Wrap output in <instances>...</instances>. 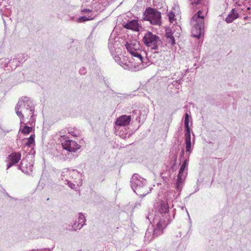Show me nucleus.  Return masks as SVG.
Wrapping results in <instances>:
<instances>
[{
  "label": "nucleus",
  "instance_id": "obj_15",
  "mask_svg": "<svg viewBox=\"0 0 251 251\" xmlns=\"http://www.w3.org/2000/svg\"><path fill=\"white\" fill-rule=\"evenodd\" d=\"M124 27L127 29L132 30L135 31H139L141 26L139 25L138 20H132L124 25Z\"/></svg>",
  "mask_w": 251,
  "mask_h": 251
},
{
  "label": "nucleus",
  "instance_id": "obj_37",
  "mask_svg": "<svg viewBox=\"0 0 251 251\" xmlns=\"http://www.w3.org/2000/svg\"><path fill=\"white\" fill-rule=\"evenodd\" d=\"M25 115V116H26L27 117H30V118L31 117V115H30L29 112H27V115Z\"/></svg>",
  "mask_w": 251,
  "mask_h": 251
},
{
  "label": "nucleus",
  "instance_id": "obj_26",
  "mask_svg": "<svg viewBox=\"0 0 251 251\" xmlns=\"http://www.w3.org/2000/svg\"><path fill=\"white\" fill-rule=\"evenodd\" d=\"M27 58V56L26 54H21L19 55L18 60L19 62H24Z\"/></svg>",
  "mask_w": 251,
  "mask_h": 251
},
{
  "label": "nucleus",
  "instance_id": "obj_30",
  "mask_svg": "<svg viewBox=\"0 0 251 251\" xmlns=\"http://www.w3.org/2000/svg\"><path fill=\"white\" fill-rule=\"evenodd\" d=\"M65 181L67 182V184L69 187H70L72 189L74 188L75 185L73 183L71 182L70 180H66Z\"/></svg>",
  "mask_w": 251,
  "mask_h": 251
},
{
  "label": "nucleus",
  "instance_id": "obj_3",
  "mask_svg": "<svg viewBox=\"0 0 251 251\" xmlns=\"http://www.w3.org/2000/svg\"><path fill=\"white\" fill-rule=\"evenodd\" d=\"M15 111L20 120V124L25 123L24 115L29 112L31 117L27 122L29 125H33L36 122V115L34 114V106L31 100L28 97L22 98L18 101L15 107Z\"/></svg>",
  "mask_w": 251,
  "mask_h": 251
},
{
  "label": "nucleus",
  "instance_id": "obj_4",
  "mask_svg": "<svg viewBox=\"0 0 251 251\" xmlns=\"http://www.w3.org/2000/svg\"><path fill=\"white\" fill-rule=\"evenodd\" d=\"M130 185L133 191L138 195L144 197L149 193L151 189L149 190L147 186V181L140 176L138 174H134L130 180Z\"/></svg>",
  "mask_w": 251,
  "mask_h": 251
},
{
  "label": "nucleus",
  "instance_id": "obj_36",
  "mask_svg": "<svg viewBox=\"0 0 251 251\" xmlns=\"http://www.w3.org/2000/svg\"><path fill=\"white\" fill-rule=\"evenodd\" d=\"M60 136L62 137V138L65 139V135H62V131L60 132Z\"/></svg>",
  "mask_w": 251,
  "mask_h": 251
},
{
  "label": "nucleus",
  "instance_id": "obj_35",
  "mask_svg": "<svg viewBox=\"0 0 251 251\" xmlns=\"http://www.w3.org/2000/svg\"><path fill=\"white\" fill-rule=\"evenodd\" d=\"M247 10L249 11V14L250 15H251V7H248L247 8Z\"/></svg>",
  "mask_w": 251,
  "mask_h": 251
},
{
  "label": "nucleus",
  "instance_id": "obj_20",
  "mask_svg": "<svg viewBox=\"0 0 251 251\" xmlns=\"http://www.w3.org/2000/svg\"><path fill=\"white\" fill-rule=\"evenodd\" d=\"M166 42L170 46L175 44V39L173 35V32H166Z\"/></svg>",
  "mask_w": 251,
  "mask_h": 251
},
{
  "label": "nucleus",
  "instance_id": "obj_42",
  "mask_svg": "<svg viewBox=\"0 0 251 251\" xmlns=\"http://www.w3.org/2000/svg\"><path fill=\"white\" fill-rule=\"evenodd\" d=\"M175 159H176V155H175Z\"/></svg>",
  "mask_w": 251,
  "mask_h": 251
},
{
  "label": "nucleus",
  "instance_id": "obj_23",
  "mask_svg": "<svg viewBox=\"0 0 251 251\" xmlns=\"http://www.w3.org/2000/svg\"><path fill=\"white\" fill-rule=\"evenodd\" d=\"M34 134H31L30 136L27 139V142L25 143V145L28 147H31L32 145L34 143Z\"/></svg>",
  "mask_w": 251,
  "mask_h": 251
},
{
  "label": "nucleus",
  "instance_id": "obj_12",
  "mask_svg": "<svg viewBox=\"0 0 251 251\" xmlns=\"http://www.w3.org/2000/svg\"><path fill=\"white\" fill-rule=\"evenodd\" d=\"M21 158V154L20 152H14L9 154L7 157V169L17 163Z\"/></svg>",
  "mask_w": 251,
  "mask_h": 251
},
{
  "label": "nucleus",
  "instance_id": "obj_40",
  "mask_svg": "<svg viewBox=\"0 0 251 251\" xmlns=\"http://www.w3.org/2000/svg\"><path fill=\"white\" fill-rule=\"evenodd\" d=\"M248 18H249V17H248V16H246V17H244V19H248Z\"/></svg>",
  "mask_w": 251,
  "mask_h": 251
},
{
  "label": "nucleus",
  "instance_id": "obj_16",
  "mask_svg": "<svg viewBox=\"0 0 251 251\" xmlns=\"http://www.w3.org/2000/svg\"><path fill=\"white\" fill-rule=\"evenodd\" d=\"M35 124V123L33 125H29L27 122L26 123L20 124V131L24 134H28L32 131Z\"/></svg>",
  "mask_w": 251,
  "mask_h": 251
},
{
  "label": "nucleus",
  "instance_id": "obj_32",
  "mask_svg": "<svg viewBox=\"0 0 251 251\" xmlns=\"http://www.w3.org/2000/svg\"><path fill=\"white\" fill-rule=\"evenodd\" d=\"M199 187H200L199 182V180H197V184L194 187V188H195V192H197L198 191H199V190L200 189Z\"/></svg>",
  "mask_w": 251,
  "mask_h": 251
},
{
  "label": "nucleus",
  "instance_id": "obj_27",
  "mask_svg": "<svg viewBox=\"0 0 251 251\" xmlns=\"http://www.w3.org/2000/svg\"><path fill=\"white\" fill-rule=\"evenodd\" d=\"M203 35H204V32H195V33H192L191 36L193 37H195V38L199 39L201 37L203 36Z\"/></svg>",
  "mask_w": 251,
  "mask_h": 251
},
{
  "label": "nucleus",
  "instance_id": "obj_18",
  "mask_svg": "<svg viewBox=\"0 0 251 251\" xmlns=\"http://www.w3.org/2000/svg\"><path fill=\"white\" fill-rule=\"evenodd\" d=\"M239 17L238 13L235 11V9H232L231 11L226 18V21L227 23H231L234 19H237Z\"/></svg>",
  "mask_w": 251,
  "mask_h": 251
},
{
  "label": "nucleus",
  "instance_id": "obj_8",
  "mask_svg": "<svg viewBox=\"0 0 251 251\" xmlns=\"http://www.w3.org/2000/svg\"><path fill=\"white\" fill-rule=\"evenodd\" d=\"M204 17L203 12L200 10L193 16L191 20V24L193 27V30L201 31L204 29Z\"/></svg>",
  "mask_w": 251,
  "mask_h": 251
},
{
  "label": "nucleus",
  "instance_id": "obj_44",
  "mask_svg": "<svg viewBox=\"0 0 251 251\" xmlns=\"http://www.w3.org/2000/svg\"><path fill=\"white\" fill-rule=\"evenodd\" d=\"M245 1H246L247 0H244Z\"/></svg>",
  "mask_w": 251,
  "mask_h": 251
},
{
  "label": "nucleus",
  "instance_id": "obj_31",
  "mask_svg": "<svg viewBox=\"0 0 251 251\" xmlns=\"http://www.w3.org/2000/svg\"><path fill=\"white\" fill-rule=\"evenodd\" d=\"M79 72L81 75H85L86 73V68L84 67H82L80 69Z\"/></svg>",
  "mask_w": 251,
  "mask_h": 251
},
{
  "label": "nucleus",
  "instance_id": "obj_17",
  "mask_svg": "<svg viewBox=\"0 0 251 251\" xmlns=\"http://www.w3.org/2000/svg\"><path fill=\"white\" fill-rule=\"evenodd\" d=\"M185 145H186V152L188 153V156L191 152V135L190 132L185 133Z\"/></svg>",
  "mask_w": 251,
  "mask_h": 251
},
{
  "label": "nucleus",
  "instance_id": "obj_39",
  "mask_svg": "<svg viewBox=\"0 0 251 251\" xmlns=\"http://www.w3.org/2000/svg\"><path fill=\"white\" fill-rule=\"evenodd\" d=\"M184 151H183V150H182V152H181V155H183V154H184Z\"/></svg>",
  "mask_w": 251,
  "mask_h": 251
},
{
  "label": "nucleus",
  "instance_id": "obj_41",
  "mask_svg": "<svg viewBox=\"0 0 251 251\" xmlns=\"http://www.w3.org/2000/svg\"><path fill=\"white\" fill-rule=\"evenodd\" d=\"M236 4L238 6H240V4L239 3H238L237 2L236 3Z\"/></svg>",
  "mask_w": 251,
  "mask_h": 251
},
{
  "label": "nucleus",
  "instance_id": "obj_21",
  "mask_svg": "<svg viewBox=\"0 0 251 251\" xmlns=\"http://www.w3.org/2000/svg\"><path fill=\"white\" fill-rule=\"evenodd\" d=\"M188 158H189L188 156ZM188 163H189V159L188 158H186L184 160V161L182 163V165H181V166L179 169V173H180V175L182 174H186V175L187 174V171H185V169H186V170L187 169Z\"/></svg>",
  "mask_w": 251,
  "mask_h": 251
},
{
  "label": "nucleus",
  "instance_id": "obj_2",
  "mask_svg": "<svg viewBox=\"0 0 251 251\" xmlns=\"http://www.w3.org/2000/svg\"><path fill=\"white\" fill-rule=\"evenodd\" d=\"M125 46L127 51L131 54L132 58L129 61L128 64L120 62L119 64L123 66L125 69L131 68L135 71H138L146 68L147 64H145L141 55V50L139 42L134 40L126 42Z\"/></svg>",
  "mask_w": 251,
  "mask_h": 251
},
{
  "label": "nucleus",
  "instance_id": "obj_43",
  "mask_svg": "<svg viewBox=\"0 0 251 251\" xmlns=\"http://www.w3.org/2000/svg\"><path fill=\"white\" fill-rule=\"evenodd\" d=\"M139 119H141V115L139 117Z\"/></svg>",
  "mask_w": 251,
  "mask_h": 251
},
{
  "label": "nucleus",
  "instance_id": "obj_14",
  "mask_svg": "<svg viewBox=\"0 0 251 251\" xmlns=\"http://www.w3.org/2000/svg\"><path fill=\"white\" fill-rule=\"evenodd\" d=\"M85 222L86 219L85 216L82 213H80L77 220L75 221L72 226V229L73 230L80 229L85 225Z\"/></svg>",
  "mask_w": 251,
  "mask_h": 251
},
{
  "label": "nucleus",
  "instance_id": "obj_22",
  "mask_svg": "<svg viewBox=\"0 0 251 251\" xmlns=\"http://www.w3.org/2000/svg\"><path fill=\"white\" fill-rule=\"evenodd\" d=\"M189 115L188 113L185 114V120H184V127L185 129V133L190 132V129L189 126Z\"/></svg>",
  "mask_w": 251,
  "mask_h": 251
},
{
  "label": "nucleus",
  "instance_id": "obj_11",
  "mask_svg": "<svg viewBox=\"0 0 251 251\" xmlns=\"http://www.w3.org/2000/svg\"><path fill=\"white\" fill-rule=\"evenodd\" d=\"M33 164L32 162H28L26 159H23L21 164L18 166L19 169L26 174H30L33 171Z\"/></svg>",
  "mask_w": 251,
  "mask_h": 251
},
{
  "label": "nucleus",
  "instance_id": "obj_34",
  "mask_svg": "<svg viewBox=\"0 0 251 251\" xmlns=\"http://www.w3.org/2000/svg\"><path fill=\"white\" fill-rule=\"evenodd\" d=\"M82 12L84 13L91 12V10L88 9H84V10H83Z\"/></svg>",
  "mask_w": 251,
  "mask_h": 251
},
{
  "label": "nucleus",
  "instance_id": "obj_33",
  "mask_svg": "<svg viewBox=\"0 0 251 251\" xmlns=\"http://www.w3.org/2000/svg\"><path fill=\"white\" fill-rule=\"evenodd\" d=\"M69 133L73 136H76V133L74 130H72V129L69 130Z\"/></svg>",
  "mask_w": 251,
  "mask_h": 251
},
{
  "label": "nucleus",
  "instance_id": "obj_24",
  "mask_svg": "<svg viewBox=\"0 0 251 251\" xmlns=\"http://www.w3.org/2000/svg\"><path fill=\"white\" fill-rule=\"evenodd\" d=\"M93 19V17L92 16H81V17H79L78 19H77V21L78 22H80V23H81V22H85V21H89V20H92Z\"/></svg>",
  "mask_w": 251,
  "mask_h": 251
},
{
  "label": "nucleus",
  "instance_id": "obj_38",
  "mask_svg": "<svg viewBox=\"0 0 251 251\" xmlns=\"http://www.w3.org/2000/svg\"><path fill=\"white\" fill-rule=\"evenodd\" d=\"M138 112V110H134L133 111V113H135L137 114Z\"/></svg>",
  "mask_w": 251,
  "mask_h": 251
},
{
  "label": "nucleus",
  "instance_id": "obj_13",
  "mask_svg": "<svg viewBox=\"0 0 251 251\" xmlns=\"http://www.w3.org/2000/svg\"><path fill=\"white\" fill-rule=\"evenodd\" d=\"M131 115H122L117 119L115 122L116 128H117L121 126H125L129 124L131 121Z\"/></svg>",
  "mask_w": 251,
  "mask_h": 251
},
{
  "label": "nucleus",
  "instance_id": "obj_5",
  "mask_svg": "<svg viewBox=\"0 0 251 251\" xmlns=\"http://www.w3.org/2000/svg\"><path fill=\"white\" fill-rule=\"evenodd\" d=\"M121 40L122 39L118 37L117 32L111 33L109 39L108 48L112 55H115V59L117 62L119 57L116 55L121 53Z\"/></svg>",
  "mask_w": 251,
  "mask_h": 251
},
{
  "label": "nucleus",
  "instance_id": "obj_29",
  "mask_svg": "<svg viewBox=\"0 0 251 251\" xmlns=\"http://www.w3.org/2000/svg\"><path fill=\"white\" fill-rule=\"evenodd\" d=\"M190 1V4L192 6L194 5H198L200 4L201 0H189Z\"/></svg>",
  "mask_w": 251,
  "mask_h": 251
},
{
  "label": "nucleus",
  "instance_id": "obj_9",
  "mask_svg": "<svg viewBox=\"0 0 251 251\" xmlns=\"http://www.w3.org/2000/svg\"><path fill=\"white\" fill-rule=\"evenodd\" d=\"M79 176L80 174L76 170H71L67 168L63 169L61 174V178L64 181L72 179H76Z\"/></svg>",
  "mask_w": 251,
  "mask_h": 251
},
{
  "label": "nucleus",
  "instance_id": "obj_28",
  "mask_svg": "<svg viewBox=\"0 0 251 251\" xmlns=\"http://www.w3.org/2000/svg\"><path fill=\"white\" fill-rule=\"evenodd\" d=\"M169 16V19L171 24H173V22L175 21V14L173 12H171L168 15Z\"/></svg>",
  "mask_w": 251,
  "mask_h": 251
},
{
  "label": "nucleus",
  "instance_id": "obj_6",
  "mask_svg": "<svg viewBox=\"0 0 251 251\" xmlns=\"http://www.w3.org/2000/svg\"><path fill=\"white\" fill-rule=\"evenodd\" d=\"M144 43L151 50H157L162 44L160 38L152 32H147L143 39Z\"/></svg>",
  "mask_w": 251,
  "mask_h": 251
},
{
  "label": "nucleus",
  "instance_id": "obj_19",
  "mask_svg": "<svg viewBox=\"0 0 251 251\" xmlns=\"http://www.w3.org/2000/svg\"><path fill=\"white\" fill-rule=\"evenodd\" d=\"M186 176L187 175L183 174H180V173H178L176 183V187L177 190H179L181 188V186H182L183 181L184 180Z\"/></svg>",
  "mask_w": 251,
  "mask_h": 251
},
{
  "label": "nucleus",
  "instance_id": "obj_25",
  "mask_svg": "<svg viewBox=\"0 0 251 251\" xmlns=\"http://www.w3.org/2000/svg\"><path fill=\"white\" fill-rule=\"evenodd\" d=\"M169 28V31H179L182 30L179 25H175V24H173L172 26H170Z\"/></svg>",
  "mask_w": 251,
  "mask_h": 251
},
{
  "label": "nucleus",
  "instance_id": "obj_1",
  "mask_svg": "<svg viewBox=\"0 0 251 251\" xmlns=\"http://www.w3.org/2000/svg\"><path fill=\"white\" fill-rule=\"evenodd\" d=\"M146 218L154 226L151 237V231L149 229L147 230L145 234V238L150 241L153 238L162 234L164 228L173 219L169 210L168 204L163 201H161L158 204L154 215L153 209H149Z\"/></svg>",
  "mask_w": 251,
  "mask_h": 251
},
{
  "label": "nucleus",
  "instance_id": "obj_7",
  "mask_svg": "<svg viewBox=\"0 0 251 251\" xmlns=\"http://www.w3.org/2000/svg\"><path fill=\"white\" fill-rule=\"evenodd\" d=\"M145 19L152 25L159 26L161 24V14L156 9L148 8L145 12Z\"/></svg>",
  "mask_w": 251,
  "mask_h": 251
},
{
  "label": "nucleus",
  "instance_id": "obj_10",
  "mask_svg": "<svg viewBox=\"0 0 251 251\" xmlns=\"http://www.w3.org/2000/svg\"><path fill=\"white\" fill-rule=\"evenodd\" d=\"M61 141L63 149L70 152H75L80 148V146L75 141L66 140L64 142L63 140Z\"/></svg>",
  "mask_w": 251,
  "mask_h": 251
}]
</instances>
